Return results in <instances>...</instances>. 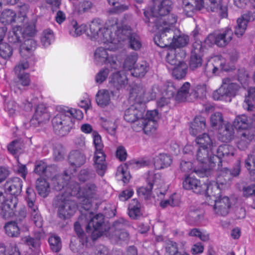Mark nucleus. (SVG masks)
I'll list each match as a JSON object with an SVG mask.
<instances>
[{
    "instance_id": "1",
    "label": "nucleus",
    "mask_w": 255,
    "mask_h": 255,
    "mask_svg": "<svg viewBox=\"0 0 255 255\" xmlns=\"http://www.w3.org/2000/svg\"><path fill=\"white\" fill-rule=\"evenodd\" d=\"M71 177L67 173L64 175H60L55 176L51 179V184L53 188L56 190H61L66 188L68 193L61 194L57 195L54 201V205L58 208V215L61 219H66L73 216L76 211L77 208L81 207L79 203L76 205L75 202L69 199V190L67 185L68 181Z\"/></svg>"
},
{
    "instance_id": "2",
    "label": "nucleus",
    "mask_w": 255,
    "mask_h": 255,
    "mask_svg": "<svg viewBox=\"0 0 255 255\" xmlns=\"http://www.w3.org/2000/svg\"><path fill=\"white\" fill-rule=\"evenodd\" d=\"M120 27V23L116 18L109 19L103 26L100 19H94L89 24L86 33L92 40L105 44H117L118 40L115 37L116 29Z\"/></svg>"
},
{
    "instance_id": "3",
    "label": "nucleus",
    "mask_w": 255,
    "mask_h": 255,
    "mask_svg": "<svg viewBox=\"0 0 255 255\" xmlns=\"http://www.w3.org/2000/svg\"><path fill=\"white\" fill-rule=\"evenodd\" d=\"M172 5L170 0H153V5L149 11L147 9L144 11L145 22H154L156 24L161 19H163L165 21L164 23H168L171 19V17L168 18L169 16L175 15L168 14L172 8Z\"/></svg>"
},
{
    "instance_id": "4",
    "label": "nucleus",
    "mask_w": 255,
    "mask_h": 255,
    "mask_svg": "<svg viewBox=\"0 0 255 255\" xmlns=\"http://www.w3.org/2000/svg\"><path fill=\"white\" fill-rule=\"evenodd\" d=\"M69 194L76 196L79 199V204L86 211L91 207V199L94 198L97 193V188L95 184L88 183L82 186L73 181H71L67 185Z\"/></svg>"
},
{
    "instance_id": "5",
    "label": "nucleus",
    "mask_w": 255,
    "mask_h": 255,
    "mask_svg": "<svg viewBox=\"0 0 255 255\" xmlns=\"http://www.w3.org/2000/svg\"><path fill=\"white\" fill-rule=\"evenodd\" d=\"M171 19L168 23H164L165 21L161 19L155 26L157 30V34L154 37L155 43L161 47H171L172 42L173 32L171 28L175 24L177 20L176 15H171L168 18Z\"/></svg>"
},
{
    "instance_id": "6",
    "label": "nucleus",
    "mask_w": 255,
    "mask_h": 255,
    "mask_svg": "<svg viewBox=\"0 0 255 255\" xmlns=\"http://www.w3.org/2000/svg\"><path fill=\"white\" fill-rule=\"evenodd\" d=\"M115 37L118 40L117 44H112V46H110L112 50L118 49L120 46V43L127 38L128 39L130 47L134 50L139 49L141 46V43L139 36L135 33H132L130 27L127 26H122L120 23V27L116 29L115 32Z\"/></svg>"
},
{
    "instance_id": "7",
    "label": "nucleus",
    "mask_w": 255,
    "mask_h": 255,
    "mask_svg": "<svg viewBox=\"0 0 255 255\" xmlns=\"http://www.w3.org/2000/svg\"><path fill=\"white\" fill-rule=\"evenodd\" d=\"M27 12L28 7L26 5L21 6L17 12L9 9H4L0 15V21L4 25H25L28 20Z\"/></svg>"
},
{
    "instance_id": "8",
    "label": "nucleus",
    "mask_w": 255,
    "mask_h": 255,
    "mask_svg": "<svg viewBox=\"0 0 255 255\" xmlns=\"http://www.w3.org/2000/svg\"><path fill=\"white\" fill-rule=\"evenodd\" d=\"M93 137L95 147L94 167L99 175L103 176L107 167L105 162V155L103 151V144L100 135L97 131L93 132Z\"/></svg>"
},
{
    "instance_id": "9",
    "label": "nucleus",
    "mask_w": 255,
    "mask_h": 255,
    "mask_svg": "<svg viewBox=\"0 0 255 255\" xmlns=\"http://www.w3.org/2000/svg\"><path fill=\"white\" fill-rule=\"evenodd\" d=\"M58 111L53 118L52 124L55 133L63 136L69 132L73 124L71 118L67 115L63 107H60Z\"/></svg>"
},
{
    "instance_id": "10",
    "label": "nucleus",
    "mask_w": 255,
    "mask_h": 255,
    "mask_svg": "<svg viewBox=\"0 0 255 255\" xmlns=\"http://www.w3.org/2000/svg\"><path fill=\"white\" fill-rule=\"evenodd\" d=\"M158 113L156 110L147 111L140 123L132 125V128L136 131L143 130L148 135L153 133L157 127Z\"/></svg>"
},
{
    "instance_id": "11",
    "label": "nucleus",
    "mask_w": 255,
    "mask_h": 255,
    "mask_svg": "<svg viewBox=\"0 0 255 255\" xmlns=\"http://www.w3.org/2000/svg\"><path fill=\"white\" fill-rule=\"evenodd\" d=\"M233 35L232 29L227 27L209 34L206 39L205 42L209 45L215 44L219 47H225L231 41Z\"/></svg>"
},
{
    "instance_id": "12",
    "label": "nucleus",
    "mask_w": 255,
    "mask_h": 255,
    "mask_svg": "<svg viewBox=\"0 0 255 255\" xmlns=\"http://www.w3.org/2000/svg\"><path fill=\"white\" fill-rule=\"evenodd\" d=\"M239 89V85L231 82L229 78H226L223 79L221 86L213 92L212 96L215 100L227 101L228 98L235 96Z\"/></svg>"
},
{
    "instance_id": "13",
    "label": "nucleus",
    "mask_w": 255,
    "mask_h": 255,
    "mask_svg": "<svg viewBox=\"0 0 255 255\" xmlns=\"http://www.w3.org/2000/svg\"><path fill=\"white\" fill-rule=\"evenodd\" d=\"M157 90V88L156 87L145 90L142 87L136 86L130 92V100L143 105V103H145L155 98L156 91Z\"/></svg>"
},
{
    "instance_id": "14",
    "label": "nucleus",
    "mask_w": 255,
    "mask_h": 255,
    "mask_svg": "<svg viewBox=\"0 0 255 255\" xmlns=\"http://www.w3.org/2000/svg\"><path fill=\"white\" fill-rule=\"evenodd\" d=\"M125 226L124 220L119 219L114 222L109 231L105 233V235L109 237L112 242L118 243L121 241H126L128 239V234L125 230Z\"/></svg>"
},
{
    "instance_id": "15",
    "label": "nucleus",
    "mask_w": 255,
    "mask_h": 255,
    "mask_svg": "<svg viewBox=\"0 0 255 255\" xmlns=\"http://www.w3.org/2000/svg\"><path fill=\"white\" fill-rule=\"evenodd\" d=\"M36 194L33 189L28 187L26 191V200L28 207L29 211L31 214V218L35 225L38 228L42 226V219L39 213L38 207L35 204L36 201Z\"/></svg>"
},
{
    "instance_id": "16",
    "label": "nucleus",
    "mask_w": 255,
    "mask_h": 255,
    "mask_svg": "<svg viewBox=\"0 0 255 255\" xmlns=\"http://www.w3.org/2000/svg\"><path fill=\"white\" fill-rule=\"evenodd\" d=\"M212 150L213 148L198 146L195 156L196 160L201 165L200 168H194L193 171L195 172L199 173L205 171L206 170V165L208 162H214L216 156L213 155Z\"/></svg>"
},
{
    "instance_id": "17",
    "label": "nucleus",
    "mask_w": 255,
    "mask_h": 255,
    "mask_svg": "<svg viewBox=\"0 0 255 255\" xmlns=\"http://www.w3.org/2000/svg\"><path fill=\"white\" fill-rule=\"evenodd\" d=\"M144 112V105L134 102L125 111L124 119L127 122L133 123V125H137L141 122L145 116Z\"/></svg>"
},
{
    "instance_id": "18",
    "label": "nucleus",
    "mask_w": 255,
    "mask_h": 255,
    "mask_svg": "<svg viewBox=\"0 0 255 255\" xmlns=\"http://www.w3.org/2000/svg\"><path fill=\"white\" fill-rule=\"evenodd\" d=\"M94 62L96 65L99 66L108 64L114 69H117L118 66L117 58L109 54L107 49L103 47H99L95 50Z\"/></svg>"
},
{
    "instance_id": "19",
    "label": "nucleus",
    "mask_w": 255,
    "mask_h": 255,
    "mask_svg": "<svg viewBox=\"0 0 255 255\" xmlns=\"http://www.w3.org/2000/svg\"><path fill=\"white\" fill-rule=\"evenodd\" d=\"M208 204L212 207L214 213L218 216H226L230 211L231 202L227 196L219 197L218 199L208 200Z\"/></svg>"
},
{
    "instance_id": "20",
    "label": "nucleus",
    "mask_w": 255,
    "mask_h": 255,
    "mask_svg": "<svg viewBox=\"0 0 255 255\" xmlns=\"http://www.w3.org/2000/svg\"><path fill=\"white\" fill-rule=\"evenodd\" d=\"M36 33L35 25L34 23L27 25L22 31L23 39H25L24 44L20 47V53L23 56L25 52L29 53V51L35 47V42L31 38Z\"/></svg>"
},
{
    "instance_id": "21",
    "label": "nucleus",
    "mask_w": 255,
    "mask_h": 255,
    "mask_svg": "<svg viewBox=\"0 0 255 255\" xmlns=\"http://www.w3.org/2000/svg\"><path fill=\"white\" fill-rule=\"evenodd\" d=\"M17 205L15 197L5 200L3 192L0 190V215L5 219H8L13 215L14 209Z\"/></svg>"
},
{
    "instance_id": "22",
    "label": "nucleus",
    "mask_w": 255,
    "mask_h": 255,
    "mask_svg": "<svg viewBox=\"0 0 255 255\" xmlns=\"http://www.w3.org/2000/svg\"><path fill=\"white\" fill-rule=\"evenodd\" d=\"M148 186L141 187L138 189L137 192L139 196H142L145 199L150 198L151 195V189L153 186L158 187L161 183L160 176L158 174L150 173L147 178Z\"/></svg>"
},
{
    "instance_id": "23",
    "label": "nucleus",
    "mask_w": 255,
    "mask_h": 255,
    "mask_svg": "<svg viewBox=\"0 0 255 255\" xmlns=\"http://www.w3.org/2000/svg\"><path fill=\"white\" fill-rule=\"evenodd\" d=\"M49 114L46 107L43 105H39L36 108L35 113L30 121V124L33 126H37L41 123L48 121Z\"/></svg>"
},
{
    "instance_id": "24",
    "label": "nucleus",
    "mask_w": 255,
    "mask_h": 255,
    "mask_svg": "<svg viewBox=\"0 0 255 255\" xmlns=\"http://www.w3.org/2000/svg\"><path fill=\"white\" fill-rule=\"evenodd\" d=\"M183 187L187 190H191L196 194L204 193L206 185H201L199 180L195 178L187 176L183 182Z\"/></svg>"
},
{
    "instance_id": "25",
    "label": "nucleus",
    "mask_w": 255,
    "mask_h": 255,
    "mask_svg": "<svg viewBox=\"0 0 255 255\" xmlns=\"http://www.w3.org/2000/svg\"><path fill=\"white\" fill-rule=\"evenodd\" d=\"M16 78L12 84L11 88L15 92L21 91L23 87L28 86L30 83L29 75L27 73H15Z\"/></svg>"
},
{
    "instance_id": "26",
    "label": "nucleus",
    "mask_w": 255,
    "mask_h": 255,
    "mask_svg": "<svg viewBox=\"0 0 255 255\" xmlns=\"http://www.w3.org/2000/svg\"><path fill=\"white\" fill-rule=\"evenodd\" d=\"M110 87L119 90L124 88L128 83L127 76L123 72L113 73L109 79Z\"/></svg>"
},
{
    "instance_id": "27",
    "label": "nucleus",
    "mask_w": 255,
    "mask_h": 255,
    "mask_svg": "<svg viewBox=\"0 0 255 255\" xmlns=\"http://www.w3.org/2000/svg\"><path fill=\"white\" fill-rule=\"evenodd\" d=\"M220 178L221 176H219L217 178V183L210 184L208 186L206 185L204 192H205L207 195L206 201L207 203L208 200L211 201L213 199H218L219 197H222L220 195L221 190L219 188V183L220 182L221 184H223L224 183L221 182Z\"/></svg>"
},
{
    "instance_id": "28",
    "label": "nucleus",
    "mask_w": 255,
    "mask_h": 255,
    "mask_svg": "<svg viewBox=\"0 0 255 255\" xmlns=\"http://www.w3.org/2000/svg\"><path fill=\"white\" fill-rule=\"evenodd\" d=\"M22 181L18 177L9 179L5 184V189L11 195H18L21 191Z\"/></svg>"
},
{
    "instance_id": "29",
    "label": "nucleus",
    "mask_w": 255,
    "mask_h": 255,
    "mask_svg": "<svg viewBox=\"0 0 255 255\" xmlns=\"http://www.w3.org/2000/svg\"><path fill=\"white\" fill-rule=\"evenodd\" d=\"M93 214L91 212L87 211L85 214V218L87 220L91 218L90 221L88 222V224L86 228V232H89L91 228H96L102 229H105L104 223V216L102 214H97L92 217Z\"/></svg>"
},
{
    "instance_id": "30",
    "label": "nucleus",
    "mask_w": 255,
    "mask_h": 255,
    "mask_svg": "<svg viewBox=\"0 0 255 255\" xmlns=\"http://www.w3.org/2000/svg\"><path fill=\"white\" fill-rule=\"evenodd\" d=\"M192 2L185 0L183 1V12L187 16H191L195 9L200 10L205 6L203 0H192Z\"/></svg>"
},
{
    "instance_id": "31",
    "label": "nucleus",
    "mask_w": 255,
    "mask_h": 255,
    "mask_svg": "<svg viewBox=\"0 0 255 255\" xmlns=\"http://www.w3.org/2000/svg\"><path fill=\"white\" fill-rule=\"evenodd\" d=\"M206 127V125L205 118L201 116L197 117L191 123L190 132L193 135H197L198 133L204 130Z\"/></svg>"
},
{
    "instance_id": "32",
    "label": "nucleus",
    "mask_w": 255,
    "mask_h": 255,
    "mask_svg": "<svg viewBox=\"0 0 255 255\" xmlns=\"http://www.w3.org/2000/svg\"><path fill=\"white\" fill-rule=\"evenodd\" d=\"M226 70L225 67L224 60L219 57H216L214 59V63L207 64L206 66L205 72L209 76H212L219 70Z\"/></svg>"
},
{
    "instance_id": "33",
    "label": "nucleus",
    "mask_w": 255,
    "mask_h": 255,
    "mask_svg": "<svg viewBox=\"0 0 255 255\" xmlns=\"http://www.w3.org/2000/svg\"><path fill=\"white\" fill-rule=\"evenodd\" d=\"M240 139L237 142V146L240 150H245L251 141L254 138V136L249 130L239 132Z\"/></svg>"
},
{
    "instance_id": "34",
    "label": "nucleus",
    "mask_w": 255,
    "mask_h": 255,
    "mask_svg": "<svg viewBox=\"0 0 255 255\" xmlns=\"http://www.w3.org/2000/svg\"><path fill=\"white\" fill-rule=\"evenodd\" d=\"M0 255H20L16 244L14 242L0 243Z\"/></svg>"
},
{
    "instance_id": "35",
    "label": "nucleus",
    "mask_w": 255,
    "mask_h": 255,
    "mask_svg": "<svg viewBox=\"0 0 255 255\" xmlns=\"http://www.w3.org/2000/svg\"><path fill=\"white\" fill-rule=\"evenodd\" d=\"M172 160L169 155L165 153H160L154 158V166L155 169H160L169 166Z\"/></svg>"
},
{
    "instance_id": "36",
    "label": "nucleus",
    "mask_w": 255,
    "mask_h": 255,
    "mask_svg": "<svg viewBox=\"0 0 255 255\" xmlns=\"http://www.w3.org/2000/svg\"><path fill=\"white\" fill-rule=\"evenodd\" d=\"M180 52L183 56L185 55L184 52L181 49L177 50L174 47H169L167 49L166 59L167 62L171 66L176 65V64L181 62V60L179 59V56L176 54Z\"/></svg>"
},
{
    "instance_id": "37",
    "label": "nucleus",
    "mask_w": 255,
    "mask_h": 255,
    "mask_svg": "<svg viewBox=\"0 0 255 255\" xmlns=\"http://www.w3.org/2000/svg\"><path fill=\"white\" fill-rule=\"evenodd\" d=\"M69 161L72 166L80 167L85 162L86 157L84 154L80 151L74 150L70 152Z\"/></svg>"
},
{
    "instance_id": "38",
    "label": "nucleus",
    "mask_w": 255,
    "mask_h": 255,
    "mask_svg": "<svg viewBox=\"0 0 255 255\" xmlns=\"http://www.w3.org/2000/svg\"><path fill=\"white\" fill-rule=\"evenodd\" d=\"M108 2L112 6L108 10V12L111 14L121 13L129 8L128 4L123 3L120 0H108Z\"/></svg>"
},
{
    "instance_id": "39",
    "label": "nucleus",
    "mask_w": 255,
    "mask_h": 255,
    "mask_svg": "<svg viewBox=\"0 0 255 255\" xmlns=\"http://www.w3.org/2000/svg\"><path fill=\"white\" fill-rule=\"evenodd\" d=\"M24 25L14 26L12 31L8 33L7 39L11 43H19L22 41L23 37L22 35L21 27Z\"/></svg>"
},
{
    "instance_id": "40",
    "label": "nucleus",
    "mask_w": 255,
    "mask_h": 255,
    "mask_svg": "<svg viewBox=\"0 0 255 255\" xmlns=\"http://www.w3.org/2000/svg\"><path fill=\"white\" fill-rule=\"evenodd\" d=\"M128 209V215L131 219H137L142 215L141 205L136 199L131 201Z\"/></svg>"
},
{
    "instance_id": "41",
    "label": "nucleus",
    "mask_w": 255,
    "mask_h": 255,
    "mask_svg": "<svg viewBox=\"0 0 255 255\" xmlns=\"http://www.w3.org/2000/svg\"><path fill=\"white\" fill-rule=\"evenodd\" d=\"M96 102L97 104L101 107L109 105L111 102L109 92L105 89L99 90L96 94Z\"/></svg>"
},
{
    "instance_id": "42",
    "label": "nucleus",
    "mask_w": 255,
    "mask_h": 255,
    "mask_svg": "<svg viewBox=\"0 0 255 255\" xmlns=\"http://www.w3.org/2000/svg\"><path fill=\"white\" fill-rule=\"evenodd\" d=\"M36 188L38 194L42 197L45 198L50 192V187L49 182L45 179L40 178L36 181Z\"/></svg>"
},
{
    "instance_id": "43",
    "label": "nucleus",
    "mask_w": 255,
    "mask_h": 255,
    "mask_svg": "<svg viewBox=\"0 0 255 255\" xmlns=\"http://www.w3.org/2000/svg\"><path fill=\"white\" fill-rule=\"evenodd\" d=\"M173 67H168L172 70L173 76L176 79H181L185 77L187 70V64L183 62H179L176 65H173Z\"/></svg>"
},
{
    "instance_id": "44",
    "label": "nucleus",
    "mask_w": 255,
    "mask_h": 255,
    "mask_svg": "<svg viewBox=\"0 0 255 255\" xmlns=\"http://www.w3.org/2000/svg\"><path fill=\"white\" fill-rule=\"evenodd\" d=\"M243 107L248 111L255 112V87L249 90L248 97L245 99ZM254 115L255 117V113Z\"/></svg>"
},
{
    "instance_id": "45",
    "label": "nucleus",
    "mask_w": 255,
    "mask_h": 255,
    "mask_svg": "<svg viewBox=\"0 0 255 255\" xmlns=\"http://www.w3.org/2000/svg\"><path fill=\"white\" fill-rule=\"evenodd\" d=\"M190 91V84L187 82H185L177 90L175 99L179 102L184 101L191 95Z\"/></svg>"
},
{
    "instance_id": "46",
    "label": "nucleus",
    "mask_w": 255,
    "mask_h": 255,
    "mask_svg": "<svg viewBox=\"0 0 255 255\" xmlns=\"http://www.w3.org/2000/svg\"><path fill=\"white\" fill-rule=\"evenodd\" d=\"M198 146L213 148V143L211 137L207 133H204L199 135L195 139Z\"/></svg>"
},
{
    "instance_id": "47",
    "label": "nucleus",
    "mask_w": 255,
    "mask_h": 255,
    "mask_svg": "<svg viewBox=\"0 0 255 255\" xmlns=\"http://www.w3.org/2000/svg\"><path fill=\"white\" fill-rule=\"evenodd\" d=\"M86 26L84 24L78 25L77 21L73 20L69 25V33L73 36H78L86 32Z\"/></svg>"
},
{
    "instance_id": "48",
    "label": "nucleus",
    "mask_w": 255,
    "mask_h": 255,
    "mask_svg": "<svg viewBox=\"0 0 255 255\" xmlns=\"http://www.w3.org/2000/svg\"><path fill=\"white\" fill-rule=\"evenodd\" d=\"M148 70V65L145 61H142L134 67L131 74L136 77H141L144 76Z\"/></svg>"
},
{
    "instance_id": "49",
    "label": "nucleus",
    "mask_w": 255,
    "mask_h": 255,
    "mask_svg": "<svg viewBox=\"0 0 255 255\" xmlns=\"http://www.w3.org/2000/svg\"><path fill=\"white\" fill-rule=\"evenodd\" d=\"M234 126L237 129L247 130L249 126V120L247 117L244 115L236 117L234 122Z\"/></svg>"
},
{
    "instance_id": "50",
    "label": "nucleus",
    "mask_w": 255,
    "mask_h": 255,
    "mask_svg": "<svg viewBox=\"0 0 255 255\" xmlns=\"http://www.w3.org/2000/svg\"><path fill=\"white\" fill-rule=\"evenodd\" d=\"M163 95L168 99L175 98L177 93V89L174 83L171 82H166L163 89Z\"/></svg>"
},
{
    "instance_id": "51",
    "label": "nucleus",
    "mask_w": 255,
    "mask_h": 255,
    "mask_svg": "<svg viewBox=\"0 0 255 255\" xmlns=\"http://www.w3.org/2000/svg\"><path fill=\"white\" fill-rule=\"evenodd\" d=\"M137 60V54L135 52H132L127 55L125 58L123 67L126 70H131L133 65Z\"/></svg>"
},
{
    "instance_id": "52",
    "label": "nucleus",
    "mask_w": 255,
    "mask_h": 255,
    "mask_svg": "<svg viewBox=\"0 0 255 255\" xmlns=\"http://www.w3.org/2000/svg\"><path fill=\"white\" fill-rule=\"evenodd\" d=\"M234 154V149L232 146L229 145H223L220 146L217 149V155L219 158L225 156H233Z\"/></svg>"
},
{
    "instance_id": "53",
    "label": "nucleus",
    "mask_w": 255,
    "mask_h": 255,
    "mask_svg": "<svg viewBox=\"0 0 255 255\" xmlns=\"http://www.w3.org/2000/svg\"><path fill=\"white\" fill-rule=\"evenodd\" d=\"M54 39L53 31L49 29H46L42 32L40 40L42 44L47 47L54 41Z\"/></svg>"
},
{
    "instance_id": "54",
    "label": "nucleus",
    "mask_w": 255,
    "mask_h": 255,
    "mask_svg": "<svg viewBox=\"0 0 255 255\" xmlns=\"http://www.w3.org/2000/svg\"><path fill=\"white\" fill-rule=\"evenodd\" d=\"M234 129L232 125L227 124L225 125L224 129L220 132V138L224 142H227L231 139L234 134Z\"/></svg>"
},
{
    "instance_id": "55",
    "label": "nucleus",
    "mask_w": 255,
    "mask_h": 255,
    "mask_svg": "<svg viewBox=\"0 0 255 255\" xmlns=\"http://www.w3.org/2000/svg\"><path fill=\"white\" fill-rule=\"evenodd\" d=\"M188 37L184 35H180L177 37L172 36L171 47H180L185 46L188 42Z\"/></svg>"
},
{
    "instance_id": "56",
    "label": "nucleus",
    "mask_w": 255,
    "mask_h": 255,
    "mask_svg": "<svg viewBox=\"0 0 255 255\" xmlns=\"http://www.w3.org/2000/svg\"><path fill=\"white\" fill-rule=\"evenodd\" d=\"M5 231L10 237H16L19 234V228L15 222H9L6 224Z\"/></svg>"
},
{
    "instance_id": "57",
    "label": "nucleus",
    "mask_w": 255,
    "mask_h": 255,
    "mask_svg": "<svg viewBox=\"0 0 255 255\" xmlns=\"http://www.w3.org/2000/svg\"><path fill=\"white\" fill-rule=\"evenodd\" d=\"M12 54L11 47L6 43H0V56L3 59L9 58Z\"/></svg>"
},
{
    "instance_id": "58",
    "label": "nucleus",
    "mask_w": 255,
    "mask_h": 255,
    "mask_svg": "<svg viewBox=\"0 0 255 255\" xmlns=\"http://www.w3.org/2000/svg\"><path fill=\"white\" fill-rule=\"evenodd\" d=\"M23 243L27 245L29 249H37L40 246V239L38 238H33L29 236L23 237L22 239Z\"/></svg>"
},
{
    "instance_id": "59",
    "label": "nucleus",
    "mask_w": 255,
    "mask_h": 255,
    "mask_svg": "<svg viewBox=\"0 0 255 255\" xmlns=\"http://www.w3.org/2000/svg\"><path fill=\"white\" fill-rule=\"evenodd\" d=\"M150 164V161L147 158H144L138 160H132L129 162L130 167L134 169H137L139 168L148 166Z\"/></svg>"
},
{
    "instance_id": "60",
    "label": "nucleus",
    "mask_w": 255,
    "mask_h": 255,
    "mask_svg": "<svg viewBox=\"0 0 255 255\" xmlns=\"http://www.w3.org/2000/svg\"><path fill=\"white\" fill-rule=\"evenodd\" d=\"M237 25L235 28V34L238 37L242 36L245 33L247 24L246 22L238 18L237 20Z\"/></svg>"
},
{
    "instance_id": "61",
    "label": "nucleus",
    "mask_w": 255,
    "mask_h": 255,
    "mask_svg": "<svg viewBox=\"0 0 255 255\" xmlns=\"http://www.w3.org/2000/svg\"><path fill=\"white\" fill-rule=\"evenodd\" d=\"M49 243L52 250L55 252H58L60 251L61 244L60 239L56 236H51L49 239Z\"/></svg>"
},
{
    "instance_id": "62",
    "label": "nucleus",
    "mask_w": 255,
    "mask_h": 255,
    "mask_svg": "<svg viewBox=\"0 0 255 255\" xmlns=\"http://www.w3.org/2000/svg\"><path fill=\"white\" fill-rule=\"evenodd\" d=\"M67 115H68L70 118L73 117L78 120H81L83 118V114L80 110L75 109L69 108L68 107H63Z\"/></svg>"
},
{
    "instance_id": "63",
    "label": "nucleus",
    "mask_w": 255,
    "mask_h": 255,
    "mask_svg": "<svg viewBox=\"0 0 255 255\" xmlns=\"http://www.w3.org/2000/svg\"><path fill=\"white\" fill-rule=\"evenodd\" d=\"M109 71L108 68L101 69L96 75L95 77V82L97 84H102L107 78Z\"/></svg>"
},
{
    "instance_id": "64",
    "label": "nucleus",
    "mask_w": 255,
    "mask_h": 255,
    "mask_svg": "<svg viewBox=\"0 0 255 255\" xmlns=\"http://www.w3.org/2000/svg\"><path fill=\"white\" fill-rule=\"evenodd\" d=\"M165 251L166 255H174L179 254L176 243L172 241H168L166 243Z\"/></svg>"
}]
</instances>
